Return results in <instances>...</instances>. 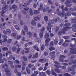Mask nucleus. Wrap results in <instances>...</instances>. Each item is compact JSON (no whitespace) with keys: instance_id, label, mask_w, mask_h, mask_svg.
Segmentation results:
<instances>
[{"instance_id":"0eeeda50","label":"nucleus","mask_w":76,"mask_h":76,"mask_svg":"<svg viewBox=\"0 0 76 76\" xmlns=\"http://www.w3.org/2000/svg\"><path fill=\"white\" fill-rule=\"evenodd\" d=\"M55 54L56 53H55V52L54 51L50 52L49 53L50 56L51 57H53L55 56Z\"/></svg>"},{"instance_id":"69168bd1","label":"nucleus","mask_w":76,"mask_h":76,"mask_svg":"<svg viewBox=\"0 0 76 76\" xmlns=\"http://www.w3.org/2000/svg\"><path fill=\"white\" fill-rule=\"evenodd\" d=\"M71 40L72 41H73V40L75 41V43L76 44V39L74 38H72L71 39Z\"/></svg>"},{"instance_id":"8fccbe9b","label":"nucleus","mask_w":76,"mask_h":76,"mask_svg":"<svg viewBox=\"0 0 76 76\" xmlns=\"http://www.w3.org/2000/svg\"><path fill=\"white\" fill-rule=\"evenodd\" d=\"M22 66L20 65H15V67H18V68H21Z\"/></svg>"},{"instance_id":"de8ad7c7","label":"nucleus","mask_w":76,"mask_h":76,"mask_svg":"<svg viewBox=\"0 0 76 76\" xmlns=\"http://www.w3.org/2000/svg\"><path fill=\"white\" fill-rule=\"evenodd\" d=\"M2 38L4 39H6L7 38V35H4L2 36Z\"/></svg>"},{"instance_id":"9b49d317","label":"nucleus","mask_w":76,"mask_h":76,"mask_svg":"<svg viewBox=\"0 0 76 76\" xmlns=\"http://www.w3.org/2000/svg\"><path fill=\"white\" fill-rule=\"evenodd\" d=\"M51 74L54 76H57V74L56 72H54V71L53 69L51 70Z\"/></svg>"},{"instance_id":"bb28decb","label":"nucleus","mask_w":76,"mask_h":76,"mask_svg":"<svg viewBox=\"0 0 76 76\" xmlns=\"http://www.w3.org/2000/svg\"><path fill=\"white\" fill-rule=\"evenodd\" d=\"M29 13L31 16H32V15H34V13H33V12H32V9H30Z\"/></svg>"},{"instance_id":"f257e3e1","label":"nucleus","mask_w":76,"mask_h":76,"mask_svg":"<svg viewBox=\"0 0 76 76\" xmlns=\"http://www.w3.org/2000/svg\"><path fill=\"white\" fill-rule=\"evenodd\" d=\"M39 61L41 63H44L45 62H47V61H48V59L45 58L43 59H41L39 60Z\"/></svg>"},{"instance_id":"f704fd0d","label":"nucleus","mask_w":76,"mask_h":76,"mask_svg":"<svg viewBox=\"0 0 76 76\" xmlns=\"http://www.w3.org/2000/svg\"><path fill=\"white\" fill-rule=\"evenodd\" d=\"M44 18L46 22L48 21V18L47 16H45L44 17Z\"/></svg>"},{"instance_id":"774afa93","label":"nucleus","mask_w":76,"mask_h":76,"mask_svg":"<svg viewBox=\"0 0 76 76\" xmlns=\"http://www.w3.org/2000/svg\"><path fill=\"white\" fill-rule=\"evenodd\" d=\"M4 60L2 59H0V63H3L4 62Z\"/></svg>"},{"instance_id":"052dcab7","label":"nucleus","mask_w":76,"mask_h":76,"mask_svg":"<svg viewBox=\"0 0 76 76\" xmlns=\"http://www.w3.org/2000/svg\"><path fill=\"white\" fill-rule=\"evenodd\" d=\"M59 61L60 62H64V59H62L61 58H60L59 60Z\"/></svg>"},{"instance_id":"0e129e2a","label":"nucleus","mask_w":76,"mask_h":76,"mask_svg":"<svg viewBox=\"0 0 76 76\" xmlns=\"http://www.w3.org/2000/svg\"><path fill=\"white\" fill-rule=\"evenodd\" d=\"M15 63H17V64H19L20 63V62L18 60H16L15 61Z\"/></svg>"},{"instance_id":"2eb2a0df","label":"nucleus","mask_w":76,"mask_h":76,"mask_svg":"<svg viewBox=\"0 0 76 76\" xmlns=\"http://www.w3.org/2000/svg\"><path fill=\"white\" fill-rule=\"evenodd\" d=\"M31 24L32 25L36 26L37 25V23L34 20H32L31 22Z\"/></svg>"},{"instance_id":"393cba45","label":"nucleus","mask_w":76,"mask_h":76,"mask_svg":"<svg viewBox=\"0 0 76 76\" xmlns=\"http://www.w3.org/2000/svg\"><path fill=\"white\" fill-rule=\"evenodd\" d=\"M54 44L55 45H57V44L58 43V40L57 39L55 40L54 41Z\"/></svg>"},{"instance_id":"338daca9","label":"nucleus","mask_w":76,"mask_h":76,"mask_svg":"<svg viewBox=\"0 0 76 76\" xmlns=\"http://www.w3.org/2000/svg\"><path fill=\"white\" fill-rule=\"evenodd\" d=\"M11 42H12V39H9L7 41V42L9 44H10V43H11Z\"/></svg>"},{"instance_id":"f03ea898","label":"nucleus","mask_w":76,"mask_h":76,"mask_svg":"<svg viewBox=\"0 0 76 76\" xmlns=\"http://www.w3.org/2000/svg\"><path fill=\"white\" fill-rule=\"evenodd\" d=\"M4 70L6 72V75H12V74L10 73L9 72H10V70L8 68H5L4 69Z\"/></svg>"},{"instance_id":"a18cd8bd","label":"nucleus","mask_w":76,"mask_h":76,"mask_svg":"<svg viewBox=\"0 0 76 76\" xmlns=\"http://www.w3.org/2000/svg\"><path fill=\"white\" fill-rule=\"evenodd\" d=\"M34 13L35 14H38V13H39V11L37 10H34Z\"/></svg>"},{"instance_id":"72a5a7b5","label":"nucleus","mask_w":76,"mask_h":76,"mask_svg":"<svg viewBox=\"0 0 76 76\" xmlns=\"http://www.w3.org/2000/svg\"><path fill=\"white\" fill-rule=\"evenodd\" d=\"M15 29H17V30H20V28H19V26H18L16 25H15Z\"/></svg>"},{"instance_id":"a211bd4d","label":"nucleus","mask_w":76,"mask_h":76,"mask_svg":"<svg viewBox=\"0 0 76 76\" xmlns=\"http://www.w3.org/2000/svg\"><path fill=\"white\" fill-rule=\"evenodd\" d=\"M40 8L38 9L39 10H42V9H43V5L42 4H41L40 6Z\"/></svg>"},{"instance_id":"6e6552de","label":"nucleus","mask_w":76,"mask_h":76,"mask_svg":"<svg viewBox=\"0 0 76 76\" xmlns=\"http://www.w3.org/2000/svg\"><path fill=\"white\" fill-rule=\"evenodd\" d=\"M18 7V6L15 4H13L12 6V9L15 10H17Z\"/></svg>"},{"instance_id":"aec40b11","label":"nucleus","mask_w":76,"mask_h":76,"mask_svg":"<svg viewBox=\"0 0 76 76\" xmlns=\"http://www.w3.org/2000/svg\"><path fill=\"white\" fill-rule=\"evenodd\" d=\"M28 67L29 68H31L32 67H35V66L34 64H29L28 65Z\"/></svg>"},{"instance_id":"e433bc0d","label":"nucleus","mask_w":76,"mask_h":76,"mask_svg":"<svg viewBox=\"0 0 76 76\" xmlns=\"http://www.w3.org/2000/svg\"><path fill=\"white\" fill-rule=\"evenodd\" d=\"M48 37H49V34L48 33H46L45 34V38H48Z\"/></svg>"},{"instance_id":"4be33fe9","label":"nucleus","mask_w":76,"mask_h":76,"mask_svg":"<svg viewBox=\"0 0 76 76\" xmlns=\"http://www.w3.org/2000/svg\"><path fill=\"white\" fill-rule=\"evenodd\" d=\"M7 63L9 64H10V65H12V64H13V62L11 61H8Z\"/></svg>"},{"instance_id":"09e8293b","label":"nucleus","mask_w":76,"mask_h":76,"mask_svg":"<svg viewBox=\"0 0 76 76\" xmlns=\"http://www.w3.org/2000/svg\"><path fill=\"white\" fill-rule=\"evenodd\" d=\"M50 71L49 70H47L46 71V73L48 75V76H50Z\"/></svg>"},{"instance_id":"f8f14e48","label":"nucleus","mask_w":76,"mask_h":76,"mask_svg":"<svg viewBox=\"0 0 76 76\" xmlns=\"http://www.w3.org/2000/svg\"><path fill=\"white\" fill-rule=\"evenodd\" d=\"M44 33L42 32H41L39 33V36L40 38H42L43 37H44Z\"/></svg>"},{"instance_id":"cd10ccee","label":"nucleus","mask_w":76,"mask_h":76,"mask_svg":"<svg viewBox=\"0 0 76 76\" xmlns=\"http://www.w3.org/2000/svg\"><path fill=\"white\" fill-rule=\"evenodd\" d=\"M13 56L12 55H10L9 57L7 58V59L8 60H12V59H13Z\"/></svg>"},{"instance_id":"a19ab883","label":"nucleus","mask_w":76,"mask_h":76,"mask_svg":"<svg viewBox=\"0 0 76 76\" xmlns=\"http://www.w3.org/2000/svg\"><path fill=\"white\" fill-rule=\"evenodd\" d=\"M61 68L62 69L65 70V69H66V66H61Z\"/></svg>"},{"instance_id":"864d4df0","label":"nucleus","mask_w":76,"mask_h":76,"mask_svg":"<svg viewBox=\"0 0 76 76\" xmlns=\"http://www.w3.org/2000/svg\"><path fill=\"white\" fill-rule=\"evenodd\" d=\"M71 6H72L71 4H68L66 5V7H71Z\"/></svg>"},{"instance_id":"7c9ffc66","label":"nucleus","mask_w":76,"mask_h":76,"mask_svg":"<svg viewBox=\"0 0 76 76\" xmlns=\"http://www.w3.org/2000/svg\"><path fill=\"white\" fill-rule=\"evenodd\" d=\"M68 71H75V69L69 67L68 68Z\"/></svg>"},{"instance_id":"4d7b16f0","label":"nucleus","mask_w":76,"mask_h":76,"mask_svg":"<svg viewBox=\"0 0 76 76\" xmlns=\"http://www.w3.org/2000/svg\"><path fill=\"white\" fill-rule=\"evenodd\" d=\"M48 2L49 4H51V5H53V2L51 1L50 0H49L48 1Z\"/></svg>"},{"instance_id":"58836bf2","label":"nucleus","mask_w":76,"mask_h":76,"mask_svg":"<svg viewBox=\"0 0 76 76\" xmlns=\"http://www.w3.org/2000/svg\"><path fill=\"white\" fill-rule=\"evenodd\" d=\"M65 57L66 56H64V55H61L59 57V58H65Z\"/></svg>"},{"instance_id":"bf43d9fd","label":"nucleus","mask_w":76,"mask_h":76,"mask_svg":"<svg viewBox=\"0 0 76 76\" xmlns=\"http://www.w3.org/2000/svg\"><path fill=\"white\" fill-rule=\"evenodd\" d=\"M53 45L54 44H53V41L51 42L50 44V47H52L53 46Z\"/></svg>"},{"instance_id":"a878e982","label":"nucleus","mask_w":76,"mask_h":76,"mask_svg":"<svg viewBox=\"0 0 76 76\" xmlns=\"http://www.w3.org/2000/svg\"><path fill=\"white\" fill-rule=\"evenodd\" d=\"M12 50L13 51H16V50H17V48L16 47L14 46L12 48Z\"/></svg>"},{"instance_id":"603ef678","label":"nucleus","mask_w":76,"mask_h":76,"mask_svg":"<svg viewBox=\"0 0 76 76\" xmlns=\"http://www.w3.org/2000/svg\"><path fill=\"white\" fill-rule=\"evenodd\" d=\"M71 62L73 64H76V60H73V61H71Z\"/></svg>"},{"instance_id":"49530a36","label":"nucleus","mask_w":76,"mask_h":76,"mask_svg":"<svg viewBox=\"0 0 76 76\" xmlns=\"http://www.w3.org/2000/svg\"><path fill=\"white\" fill-rule=\"evenodd\" d=\"M46 28L48 31H49L50 29L51 30V27H50L49 26H47Z\"/></svg>"},{"instance_id":"7ed1b4c3","label":"nucleus","mask_w":76,"mask_h":76,"mask_svg":"<svg viewBox=\"0 0 76 76\" xmlns=\"http://www.w3.org/2000/svg\"><path fill=\"white\" fill-rule=\"evenodd\" d=\"M50 39L49 38H48L45 41V46H48V43L50 42Z\"/></svg>"},{"instance_id":"680f3d73","label":"nucleus","mask_w":76,"mask_h":76,"mask_svg":"<svg viewBox=\"0 0 76 76\" xmlns=\"http://www.w3.org/2000/svg\"><path fill=\"white\" fill-rule=\"evenodd\" d=\"M23 59L24 60V61H27V58L26 57H25V56H23Z\"/></svg>"},{"instance_id":"423d86ee","label":"nucleus","mask_w":76,"mask_h":76,"mask_svg":"<svg viewBox=\"0 0 76 76\" xmlns=\"http://www.w3.org/2000/svg\"><path fill=\"white\" fill-rule=\"evenodd\" d=\"M64 26H66V28L67 29H71L72 28L68 27L69 26H70V23H66L64 25Z\"/></svg>"},{"instance_id":"6ab92c4d","label":"nucleus","mask_w":76,"mask_h":76,"mask_svg":"<svg viewBox=\"0 0 76 76\" xmlns=\"http://www.w3.org/2000/svg\"><path fill=\"white\" fill-rule=\"evenodd\" d=\"M6 31L8 34H11V30L9 28L7 29Z\"/></svg>"},{"instance_id":"e2e57ef3","label":"nucleus","mask_w":76,"mask_h":76,"mask_svg":"<svg viewBox=\"0 0 76 76\" xmlns=\"http://www.w3.org/2000/svg\"><path fill=\"white\" fill-rule=\"evenodd\" d=\"M21 40L23 41H25L26 40L25 38V37H23L21 39Z\"/></svg>"},{"instance_id":"b1692460","label":"nucleus","mask_w":76,"mask_h":76,"mask_svg":"<svg viewBox=\"0 0 76 76\" xmlns=\"http://www.w3.org/2000/svg\"><path fill=\"white\" fill-rule=\"evenodd\" d=\"M11 35L12 36V37H14V38H16V33H12L11 34Z\"/></svg>"},{"instance_id":"39448f33","label":"nucleus","mask_w":76,"mask_h":76,"mask_svg":"<svg viewBox=\"0 0 76 76\" xmlns=\"http://www.w3.org/2000/svg\"><path fill=\"white\" fill-rule=\"evenodd\" d=\"M54 71L55 72L57 73H61L62 72V71L56 68L55 69Z\"/></svg>"},{"instance_id":"dca6fc26","label":"nucleus","mask_w":76,"mask_h":76,"mask_svg":"<svg viewBox=\"0 0 76 76\" xmlns=\"http://www.w3.org/2000/svg\"><path fill=\"white\" fill-rule=\"evenodd\" d=\"M76 20V17H75L73 18V19L71 21V23H75V22Z\"/></svg>"},{"instance_id":"c03bdc74","label":"nucleus","mask_w":76,"mask_h":76,"mask_svg":"<svg viewBox=\"0 0 76 76\" xmlns=\"http://www.w3.org/2000/svg\"><path fill=\"white\" fill-rule=\"evenodd\" d=\"M64 76H71V75L69 74L68 73H66L64 74Z\"/></svg>"},{"instance_id":"5701e85b","label":"nucleus","mask_w":76,"mask_h":76,"mask_svg":"<svg viewBox=\"0 0 76 76\" xmlns=\"http://www.w3.org/2000/svg\"><path fill=\"white\" fill-rule=\"evenodd\" d=\"M62 45L64 46V47H67V46H68V44L67 43H63L62 44Z\"/></svg>"},{"instance_id":"2f4dec72","label":"nucleus","mask_w":76,"mask_h":76,"mask_svg":"<svg viewBox=\"0 0 76 76\" xmlns=\"http://www.w3.org/2000/svg\"><path fill=\"white\" fill-rule=\"evenodd\" d=\"M64 39H69V38H70V37L65 36L64 37Z\"/></svg>"},{"instance_id":"f3484780","label":"nucleus","mask_w":76,"mask_h":76,"mask_svg":"<svg viewBox=\"0 0 76 76\" xmlns=\"http://www.w3.org/2000/svg\"><path fill=\"white\" fill-rule=\"evenodd\" d=\"M34 50H37V51H39V48H38V47L36 45H34Z\"/></svg>"},{"instance_id":"6e6d98bb","label":"nucleus","mask_w":76,"mask_h":76,"mask_svg":"<svg viewBox=\"0 0 76 76\" xmlns=\"http://www.w3.org/2000/svg\"><path fill=\"white\" fill-rule=\"evenodd\" d=\"M19 7H20V10H22L23 7H22V4H20L19 5Z\"/></svg>"},{"instance_id":"412c9836","label":"nucleus","mask_w":76,"mask_h":76,"mask_svg":"<svg viewBox=\"0 0 76 76\" xmlns=\"http://www.w3.org/2000/svg\"><path fill=\"white\" fill-rule=\"evenodd\" d=\"M27 34L28 35H29L30 38H31V37H32V33L30 31L28 32L27 33Z\"/></svg>"},{"instance_id":"37998d69","label":"nucleus","mask_w":76,"mask_h":76,"mask_svg":"<svg viewBox=\"0 0 76 76\" xmlns=\"http://www.w3.org/2000/svg\"><path fill=\"white\" fill-rule=\"evenodd\" d=\"M37 27L38 28H41V24L40 23H38L37 24Z\"/></svg>"},{"instance_id":"3c124183","label":"nucleus","mask_w":76,"mask_h":76,"mask_svg":"<svg viewBox=\"0 0 76 76\" xmlns=\"http://www.w3.org/2000/svg\"><path fill=\"white\" fill-rule=\"evenodd\" d=\"M24 49L25 50H26V51H30V50H31L30 48H26Z\"/></svg>"},{"instance_id":"c9c22d12","label":"nucleus","mask_w":76,"mask_h":76,"mask_svg":"<svg viewBox=\"0 0 76 76\" xmlns=\"http://www.w3.org/2000/svg\"><path fill=\"white\" fill-rule=\"evenodd\" d=\"M8 7V6L7 5H6L5 7H2V9L3 10H6L7 9V8Z\"/></svg>"},{"instance_id":"1a4fd4ad","label":"nucleus","mask_w":76,"mask_h":76,"mask_svg":"<svg viewBox=\"0 0 76 76\" xmlns=\"http://www.w3.org/2000/svg\"><path fill=\"white\" fill-rule=\"evenodd\" d=\"M63 29L61 30V32L62 34H65V33L66 32V31H67V29L66 28H65L64 27H63Z\"/></svg>"},{"instance_id":"4c0bfd02","label":"nucleus","mask_w":76,"mask_h":76,"mask_svg":"<svg viewBox=\"0 0 76 76\" xmlns=\"http://www.w3.org/2000/svg\"><path fill=\"white\" fill-rule=\"evenodd\" d=\"M34 73L35 75H36V76L37 75H38V74L39 73L38 71H34Z\"/></svg>"},{"instance_id":"20e7f679","label":"nucleus","mask_w":76,"mask_h":76,"mask_svg":"<svg viewBox=\"0 0 76 76\" xmlns=\"http://www.w3.org/2000/svg\"><path fill=\"white\" fill-rule=\"evenodd\" d=\"M71 50H70V53L72 54H76V50L75 49H72V48H71Z\"/></svg>"},{"instance_id":"4468645a","label":"nucleus","mask_w":76,"mask_h":76,"mask_svg":"<svg viewBox=\"0 0 76 76\" xmlns=\"http://www.w3.org/2000/svg\"><path fill=\"white\" fill-rule=\"evenodd\" d=\"M26 70L28 74L31 73V70L28 67H26Z\"/></svg>"},{"instance_id":"79ce46f5","label":"nucleus","mask_w":76,"mask_h":76,"mask_svg":"<svg viewBox=\"0 0 76 76\" xmlns=\"http://www.w3.org/2000/svg\"><path fill=\"white\" fill-rule=\"evenodd\" d=\"M32 1H33L32 0H28V2L27 3V4L28 5H29V3H30L32 2Z\"/></svg>"},{"instance_id":"9d476101","label":"nucleus","mask_w":76,"mask_h":76,"mask_svg":"<svg viewBox=\"0 0 76 76\" xmlns=\"http://www.w3.org/2000/svg\"><path fill=\"white\" fill-rule=\"evenodd\" d=\"M38 57V53H36L33 56V58H36Z\"/></svg>"},{"instance_id":"5fc2aeb1","label":"nucleus","mask_w":76,"mask_h":76,"mask_svg":"<svg viewBox=\"0 0 76 76\" xmlns=\"http://www.w3.org/2000/svg\"><path fill=\"white\" fill-rule=\"evenodd\" d=\"M58 30H59V28L58 27H56V32H57Z\"/></svg>"},{"instance_id":"c756f323","label":"nucleus","mask_w":76,"mask_h":76,"mask_svg":"<svg viewBox=\"0 0 76 76\" xmlns=\"http://www.w3.org/2000/svg\"><path fill=\"white\" fill-rule=\"evenodd\" d=\"M2 50L3 51H7L8 50V48L6 47L2 48Z\"/></svg>"},{"instance_id":"c85d7f7f","label":"nucleus","mask_w":76,"mask_h":76,"mask_svg":"<svg viewBox=\"0 0 76 76\" xmlns=\"http://www.w3.org/2000/svg\"><path fill=\"white\" fill-rule=\"evenodd\" d=\"M41 48L42 50H44L45 49V45H42L41 46Z\"/></svg>"},{"instance_id":"13d9d810","label":"nucleus","mask_w":76,"mask_h":76,"mask_svg":"<svg viewBox=\"0 0 76 76\" xmlns=\"http://www.w3.org/2000/svg\"><path fill=\"white\" fill-rule=\"evenodd\" d=\"M20 48H18L17 51L16 52L17 53H19V52H20Z\"/></svg>"},{"instance_id":"473e14b6","label":"nucleus","mask_w":76,"mask_h":76,"mask_svg":"<svg viewBox=\"0 0 76 76\" xmlns=\"http://www.w3.org/2000/svg\"><path fill=\"white\" fill-rule=\"evenodd\" d=\"M55 48L54 47H51L49 48V50L50 51H52V50H55Z\"/></svg>"},{"instance_id":"ea45409f","label":"nucleus","mask_w":76,"mask_h":76,"mask_svg":"<svg viewBox=\"0 0 76 76\" xmlns=\"http://www.w3.org/2000/svg\"><path fill=\"white\" fill-rule=\"evenodd\" d=\"M1 3L2 4H6V2L3 0H1Z\"/></svg>"},{"instance_id":"ddd939ff","label":"nucleus","mask_w":76,"mask_h":76,"mask_svg":"<svg viewBox=\"0 0 76 76\" xmlns=\"http://www.w3.org/2000/svg\"><path fill=\"white\" fill-rule=\"evenodd\" d=\"M24 29L26 32H27L28 31V27L26 26H24Z\"/></svg>"}]
</instances>
